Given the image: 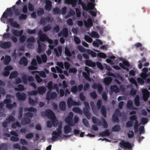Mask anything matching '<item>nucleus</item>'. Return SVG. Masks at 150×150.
<instances>
[{
  "label": "nucleus",
  "mask_w": 150,
  "mask_h": 150,
  "mask_svg": "<svg viewBox=\"0 0 150 150\" xmlns=\"http://www.w3.org/2000/svg\"><path fill=\"white\" fill-rule=\"evenodd\" d=\"M68 107L70 108L73 105H81L79 103L74 101L71 97H69L67 101Z\"/></svg>",
  "instance_id": "obj_7"
},
{
  "label": "nucleus",
  "mask_w": 150,
  "mask_h": 150,
  "mask_svg": "<svg viewBox=\"0 0 150 150\" xmlns=\"http://www.w3.org/2000/svg\"><path fill=\"white\" fill-rule=\"evenodd\" d=\"M133 125V122L131 121H129L126 122V126L127 128H130L132 127Z\"/></svg>",
  "instance_id": "obj_46"
},
{
  "label": "nucleus",
  "mask_w": 150,
  "mask_h": 150,
  "mask_svg": "<svg viewBox=\"0 0 150 150\" xmlns=\"http://www.w3.org/2000/svg\"><path fill=\"white\" fill-rule=\"evenodd\" d=\"M62 31L63 33V36L65 38H67L69 35V32L68 29L66 28H63Z\"/></svg>",
  "instance_id": "obj_26"
},
{
  "label": "nucleus",
  "mask_w": 150,
  "mask_h": 150,
  "mask_svg": "<svg viewBox=\"0 0 150 150\" xmlns=\"http://www.w3.org/2000/svg\"><path fill=\"white\" fill-rule=\"evenodd\" d=\"M112 79L110 77H108L104 79V83L106 86L109 85L112 81Z\"/></svg>",
  "instance_id": "obj_16"
},
{
  "label": "nucleus",
  "mask_w": 150,
  "mask_h": 150,
  "mask_svg": "<svg viewBox=\"0 0 150 150\" xmlns=\"http://www.w3.org/2000/svg\"><path fill=\"white\" fill-rule=\"evenodd\" d=\"M141 122L142 124L144 125L148 122V119L147 118L142 117L141 120Z\"/></svg>",
  "instance_id": "obj_57"
},
{
  "label": "nucleus",
  "mask_w": 150,
  "mask_h": 150,
  "mask_svg": "<svg viewBox=\"0 0 150 150\" xmlns=\"http://www.w3.org/2000/svg\"><path fill=\"white\" fill-rule=\"evenodd\" d=\"M84 39L85 40L89 43H91L93 41V39L89 36L86 35L85 36Z\"/></svg>",
  "instance_id": "obj_48"
},
{
  "label": "nucleus",
  "mask_w": 150,
  "mask_h": 150,
  "mask_svg": "<svg viewBox=\"0 0 150 150\" xmlns=\"http://www.w3.org/2000/svg\"><path fill=\"white\" fill-rule=\"evenodd\" d=\"M25 89L24 86L21 84H19L17 88H15V90L16 91H23Z\"/></svg>",
  "instance_id": "obj_42"
},
{
  "label": "nucleus",
  "mask_w": 150,
  "mask_h": 150,
  "mask_svg": "<svg viewBox=\"0 0 150 150\" xmlns=\"http://www.w3.org/2000/svg\"><path fill=\"white\" fill-rule=\"evenodd\" d=\"M25 110L29 112H36L37 111L36 109L33 107H30L29 108H25Z\"/></svg>",
  "instance_id": "obj_61"
},
{
  "label": "nucleus",
  "mask_w": 150,
  "mask_h": 150,
  "mask_svg": "<svg viewBox=\"0 0 150 150\" xmlns=\"http://www.w3.org/2000/svg\"><path fill=\"white\" fill-rule=\"evenodd\" d=\"M94 3L90 2L88 4V10H93V9L95 6Z\"/></svg>",
  "instance_id": "obj_56"
},
{
  "label": "nucleus",
  "mask_w": 150,
  "mask_h": 150,
  "mask_svg": "<svg viewBox=\"0 0 150 150\" xmlns=\"http://www.w3.org/2000/svg\"><path fill=\"white\" fill-rule=\"evenodd\" d=\"M23 112V108L22 107H20L19 109V116L18 118L20 119L22 117Z\"/></svg>",
  "instance_id": "obj_59"
},
{
  "label": "nucleus",
  "mask_w": 150,
  "mask_h": 150,
  "mask_svg": "<svg viewBox=\"0 0 150 150\" xmlns=\"http://www.w3.org/2000/svg\"><path fill=\"white\" fill-rule=\"evenodd\" d=\"M11 60V57L9 56H7L5 57V59L3 61V63L5 65L9 64Z\"/></svg>",
  "instance_id": "obj_30"
},
{
  "label": "nucleus",
  "mask_w": 150,
  "mask_h": 150,
  "mask_svg": "<svg viewBox=\"0 0 150 150\" xmlns=\"http://www.w3.org/2000/svg\"><path fill=\"white\" fill-rule=\"evenodd\" d=\"M13 15V12L11 10V8H7L5 12H4L1 18V22L5 23V18H7L9 16V17H11Z\"/></svg>",
  "instance_id": "obj_3"
},
{
  "label": "nucleus",
  "mask_w": 150,
  "mask_h": 150,
  "mask_svg": "<svg viewBox=\"0 0 150 150\" xmlns=\"http://www.w3.org/2000/svg\"><path fill=\"white\" fill-rule=\"evenodd\" d=\"M83 104L84 107L83 108V113L87 118L89 120L91 118V115L89 112L90 108L89 104L86 101H84Z\"/></svg>",
  "instance_id": "obj_2"
},
{
  "label": "nucleus",
  "mask_w": 150,
  "mask_h": 150,
  "mask_svg": "<svg viewBox=\"0 0 150 150\" xmlns=\"http://www.w3.org/2000/svg\"><path fill=\"white\" fill-rule=\"evenodd\" d=\"M111 91L113 92L117 93L120 91V89L116 85H113L111 86L110 88Z\"/></svg>",
  "instance_id": "obj_21"
},
{
  "label": "nucleus",
  "mask_w": 150,
  "mask_h": 150,
  "mask_svg": "<svg viewBox=\"0 0 150 150\" xmlns=\"http://www.w3.org/2000/svg\"><path fill=\"white\" fill-rule=\"evenodd\" d=\"M112 119L113 121L114 122H116L118 123L119 122V120L118 117H117V115L116 113H114L112 116Z\"/></svg>",
  "instance_id": "obj_36"
},
{
  "label": "nucleus",
  "mask_w": 150,
  "mask_h": 150,
  "mask_svg": "<svg viewBox=\"0 0 150 150\" xmlns=\"http://www.w3.org/2000/svg\"><path fill=\"white\" fill-rule=\"evenodd\" d=\"M74 40L75 42L77 44H79L81 42L80 39L77 36H74Z\"/></svg>",
  "instance_id": "obj_44"
},
{
  "label": "nucleus",
  "mask_w": 150,
  "mask_h": 150,
  "mask_svg": "<svg viewBox=\"0 0 150 150\" xmlns=\"http://www.w3.org/2000/svg\"><path fill=\"white\" fill-rule=\"evenodd\" d=\"M28 8L30 11H33L34 10V6L30 3L28 4Z\"/></svg>",
  "instance_id": "obj_54"
},
{
  "label": "nucleus",
  "mask_w": 150,
  "mask_h": 150,
  "mask_svg": "<svg viewBox=\"0 0 150 150\" xmlns=\"http://www.w3.org/2000/svg\"><path fill=\"white\" fill-rule=\"evenodd\" d=\"M86 65L89 67H94L96 65V64L92 62L91 60L88 59L85 62Z\"/></svg>",
  "instance_id": "obj_18"
},
{
  "label": "nucleus",
  "mask_w": 150,
  "mask_h": 150,
  "mask_svg": "<svg viewBox=\"0 0 150 150\" xmlns=\"http://www.w3.org/2000/svg\"><path fill=\"white\" fill-rule=\"evenodd\" d=\"M47 117L51 120V121L52 122L53 126L56 127L58 124V120L56 119L54 112L51 110L48 109L46 110Z\"/></svg>",
  "instance_id": "obj_1"
},
{
  "label": "nucleus",
  "mask_w": 150,
  "mask_h": 150,
  "mask_svg": "<svg viewBox=\"0 0 150 150\" xmlns=\"http://www.w3.org/2000/svg\"><path fill=\"white\" fill-rule=\"evenodd\" d=\"M121 129L119 125H115L112 129V130L113 132H119Z\"/></svg>",
  "instance_id": "obj_35"
},
{
  "label": "nucleus",
  "mask_w": 150,
  "mask_h": 150,
  "mask_svg": "<svg viewBox=\"0 0 150 150\" xmlns=\"http://www.w3.org/2000/svg\"><path fill=\"white\" fill-rule=\"evenodd\" d=\"M57 96V93L55 92H52L49 96L50 98L47 100H50L51 99H54L56 98Z\"/></svg>",
  "instance_id": "obj_37"
},
{
  "label": "nucleus",
  "mask_w": 150,
  "mask_h": 150,
  "mask_svg": "<svg viewBox=\"0 0 150 150\" xmlns=\"http://www.w3.org/2000/svg\"><path fill=\"white\" fill-rule=\"evenodd\" d=\"M102 104V100L100 99H99L96 105L97 107V109L99 110L101 108Z\"/></svg>",
  "instance_id": "obj_45"
},
{
  "label": "nucleus",
  "mask_w": 150,
  "mask_h": 150,
  "mask_svg": "<svg viewBox=\"0 0 150 150\" xmlns=\"http://www.w3.org/2000/svg\"><path fill=\"white\" fill-rule=\"evenodd\" d=\"M64 53L66 55L69 57H70L72 55V54L68 48L67 47L65 48Z\"/></svg>",
  "instance_id": "obj_39"
},
{
  "label": "nucleus",
  "mask_w": 150,
  "mask_h": 150,
  "mask_svg": "<svg viewBox=\"0 0 150 150\" xmlns=\"http://www.w3.org/2000/svg\"><path fill=\"white\" fill-rule=\"evenodd\" d=\"M28 99L29 103L32 106L35 105L38 103L37 100L36 99H35L36 100H35L33 99H32L31 97H29Z\"/></svg>",
  "instance_id": "obj_27"
},
{
  "label": "nucleus",
  "mask_w": 150,
  "mask_h": 150,
  "mask_svg": "<svg viewBox=\"0 0 150 150\" xmlns=\"http://www.w3.org/2000/svg\"><path fill=\"white\" fill-rule=\"evenodd\" d=\"M91 36L92 38H98L99 36L98 33L96 31H92L91 33Z\"/></svg>",
  "instance_id": "obj_50"
},
{
  "label": "nucleus",
  "mask_w": 150,
  "mask_h": 150,
  "mask_svg": "<svg viewBox=\"0 0 150 150\" xmlns=\"http://www.w3.org/2000/svg\"><path fill=\"white\" fill-rule=\"evenodd\" d=\"M97 56L100 58L104 59L106 58L107 57V55L105 54L102 52L98 53Z\"/></svg>",
  "instance_id": "obj_47"
},
{
  "label": "nucleus",
  "mask_w": 150,
  "mask_h": 150,
  "mask_svg": "<svg viewBox=\"0 0 150 150\" xmlns=\"http://www.w3.org/2000/svg\"><path fill=\"white\" fill-rule=\"evenodd\" d=\"M51 28V27L50 25H48L45 26L43 28V30L45 32H46L50 30Z\"/></svg>",
  "instance_id": "obj_64"
},
{
  "label": "nucleus",
  "mask_w": 150,
  "mask_h": 150,
  "mask_svg": "<svg viewBox=\"0 0 150 150\" xmlns=\"http://www.w3.org/2000/svg\"><path fill=\"white\" fill-rule=\"evenodd\" d=\"M28 76L27 75H23L22 77V81L25 84H27V78Z\"/></svg>",
  "instance_id": "obj_55"
},
{
  "label": "nucleus",
  "mask_w": 150,
  "mask_h": 150,
  "mask_svg": "<svg viewBox=\"0 0 150 150\" xmlns=\"http://www.w3.org/2000/svg\"><path fill=\"white\" fill-rule=\"evenodd\" d=\"M37 43L38 48L37 49V52L39 53H40L45 50L46 45L44 43L40 42L38 40L37 41Z\"/></svg>",
  "instance_id": "obj_6"
},
{
  "label": "nucleus",
  "mask_w": 150,
  "mask_h": 150,
  "mask_svg": "<svg viewBox=\"0 0 150 150\" xmlns=\"http://www.w3.org/2000/svg\"><path fill=\"white\" fill-rule=\"evenodd\" d=\"M38 93V91L37 90H34L28 92V95L30 96H35Z\"/></svg>",
  "instance_id": "obj_60"
},
{
  "label": "nucleus",
  "mask_w": 150,
  "mask_h": 150,
  "mask_svg": "<svg viewBox=\"0 0 150 150\" xmlns=\"http://www.w3.org/2000/svg\"><path fill=\"white\" fill-rule=\"evenodd\" d=\"M119 146L122 148L125 149H131L132 146L131 144L128 142H125L123 140H121Z\"/></svg>",
  "instance_id": "obj_5"
},
{
  "label": "nucleus",
  "mask_w": 150,
  "mask_h": 150,
  "mask_svg": "<svg viewBox=\"0 0 150 150\" xmlns=\"http://www.w3.org/2000/svg\"><path fill=\"white\" fill-rule=\"evenodd\" d=\"M110 135V133L109 130L108 129L105 130L104 131L102 132L99 133V135L100 137H104L108 136Z\"/></svg>",
  "instance_id": "obj_17"
},
{
  "label": "nucleus",
  "mask_w": 150,
  "mask_h": 150,
  "mask_svg": "<svg viewBox=\"0 0 150 150\" xmlns=\"http://www.w3.org/2000/svg\"><path fill=\"white\" fill-rule=\"evenodd\" d=\"M92 120L93 122L95 124H97L99 125H102L101 122L97 119L95 116L93 117Z\"/></svg>",
  "instance_id": "obj_23"
},
{
  "label": "nucleus",
  "mask_w": 150,
  "mask_h": 150,
  "mask_svg": "<svg viewBox=\"0 0 150 150\" xmlns=\"http://www.w3.org/2000/svg\"><path fill=\"white\" fill-rule=\"evenodd\" d=\"M35 73H39L40 76L42 77L45 78L46 77V74L43 71H35L32 72L33 74H34Z\"/></svg>",
  "instance_id": "obj_29"
},
{
  "label": "nucleus",
  "mask_w": 150,
  "mask_h": 150,
  "mask_svg": "<svg viewBox=\"0 0 150 150\" xmlns=\"http://www.w3.org/2000/svg\"><path fill=\"white\" fill-rule=\"evenodd\" d=\"M16 96L18 100L20 101L25 100L27 98L26 94L24 92L21 93L20 92H18L16 93Z\"/></svg>",
  "instance_id": "obj_8"
},
{
  "label": "nucleus",
  "mask_w": 150,
  "mask_h": 150,
  "mask_svg": "<svg viewBox=\"0 0 150 150\" xmlns=\"http://www.w3.org/2000/svg\"><path fill=\"white\" fill-rule=\"evenodd\" d=\"M134 103L136 106H138L140 105L139 97V95H136L134 99Z\"/></svg>",
  "instance_id": "obj_31"
},
{
  "label": "nucleus",
  "mask_w": 150,
  "mask_h": 150,
  "mask_svg": "<svg viewBox=\"0 0 150 150\" xmlns=\"http://www.w3.org/2000/svg\"><path fill=\"white\" fill-rule=\"evenodd\" d=\"M50 18L49 17H47V18H41L40 21V24L45 25L46 24V22L47 20H49Z\"/></svg>",
  "instance_id": "obj_33"
},
{
  "label": "nucleus",
  "mask_w": 150,
  "mask_h": 150,
  "mask_svg": "<svg viewBox=\"0 0 150 150\" xmlns=\"http://www.w3.org/2000/svg\"><path fill=\"white\" fill-rule=\"evenodd\" d=\"M47 37V35L43 33V35L39 37V38L40 41L44 42L46 40Z\"/></svg>",
  "instance_id": "obj_34"
},
{
  "label": "nucleus",
  "mask_w": 150,
  "mask_h": 150,
  "mask_svg": "<svg viewBox=\"0 0 150 150\" xmlns=\"http://www.w3.org/2000/svg\"><path fill=\"white\" fill-rule=\"evenodd\" d=\"M12 46V44L11 42L8 41L4 42H2L0 45V47L4 49H8L10 48Z\"/></svg>",
  "instance_id": "obj_11"
},
{
  "label": "nucleus",
  "mask_w": 150,
  "mask_h": 150,
  "mask_svg": "<svg viewBox=\"0 0 150 150\" xmlns=\"http://www.w3.org/2000/svg\"><path fill=\"white\" fill-rule=\"evenodd\" d=\"M142 93L143 100L145 101H147L150 96L149 91L147 89L144 88L142 90Z\"/></svg>",
  "instance_id": "obj_9"
},
{
  "label": "nucleus",
  "mask_w": 150,
  "mask_h": 150,
  "mask_svg": "<svg viewBox=\"0 0 150 150\" xmlns=\"http://www.w3.org/2000/svg\"><path fill=\"white\" fill-rule=\"evenodd\" d=\"M38 93L40 94H42L45 93L46 91V88L45 87L40 86L37 88Z\"/></svg>",
  "instance_id": "obj_15"
},
{
  "label": "nucleus",
  "mask_w": 150,
  "mask_h": 150,
  "mask_svg": "<svg viewBox=\"0 0 150 150\" xmlns=\"http://www.w3.org/2000/svg\"><path fill=\"white\" fill-rule=\"evenodd\" d=\"M65 122L71 126H73L75 124L73 122V118L69 116H68L65 119Z\"/></svg>",
  "instance_id": "obj_12"
},
{
  "label": "nucleus",
  "mask_w": 150,
  "mask_h": 150,
  "mask_svg": "<svg viewBox=\"0 0 150 150\" xmlns=\"http://www.w3.org/2000/svg\"><path fill=\"white\" fill-rule=\"evenodd\" d=\"M127 108L132 109L136 110L137 108L134 107L133 106V103L131 100H129L127 103Z\"/></svg>",
  "instance_id": "obj_22"
},
{
  "label": "nucleus",
  "mask_w": 150,
  "mask_h": 150,
  "mask_svg": "<svg viewBox=\"0 0 150 150\" xmlns=\"http://www.w3.org/2000/svg\"><path fill=\"white\" fill-rule=\"evenodd\" d=\"M66 104L65 102L64 101H61L59 104V108L62 111L64 110L66 108Z\"/></svg>",
  "instance_id": "obj_25"
},
{
  "label": "nucleus",
  "mask_w": 150,
  "mask_h": 150,
  "mask_svg": "<svg viewBox=\"0 0 150 150\" xmlns=\"http://www.w3.org/2000/svg\"><path fill=\"white\" fill-rule=\"evenodd\" d=\"M71 91L73 93H76L78 91L77 86L75 85L72 86L71 88Z\"/></svg>",
  "instance_id": "obj_41"
},
{
  "label": "nucleus",
  "mask_w": 150,
  "mask_h": 150,
  "mask_svg": "<svg viewBox=\"0 0 150 150\" xmlns=\"http://www.w3.org/2000/svg\"><path fill=\"white\" fill-rule=\"evenodd\" d=\"M12 8L15 15L16 16L19 15L20 13L19 10L18 8H16V6L15 5L12 6Z\"/></svg>",
  "instance_id": "obj_32"
},
{
  "label": "nucleus",
  "mask_w": 150,
  "mask_h": 150,
  "mask_svg": "<svg viewBox=\"0 0 150 150\" xmlns=\"http://www.w3.org/2000/svg\"><path fill=\"white\" fill-rule=\"evenodd\" d=\"M12 100L11 99H6L4 100V103L5 104H6V107L9 109H12L13 108V105L11 103Z\"/></svg>",
  "instance_id": "obj_10"
},
{
  "label": "nucleus",
  "mask_w": 150,
  "mask_h": 150,
  "mask_svg": "<svg viewBox=\"0 0 150 150\" xmlns=\"http://www.w3.org/2000/svg\"><path fill=\"white\" fill-rule=\"evenodd\" d=\"M45 9L48 11H50L52 8V2L49 0H47L45 1Z\"/></svg>",
  "instance_id": "obj_13"
},
{
  "label": "nucleus",
  "mask_w": 150,
  "mask_h": 150,
  "mask_svg": "<svg viewBox=\"0 0 150 150\" xmlns=\"http://www.w3.org/2000/svg\"><path fill=\"white\" fill-rule=\"evenodd\" d=\"M90 94V97L93 99H96L97 97V94L95 91L91 92Z\"/></svg>",
  "instance_id": "obj_49"
},
{
  "label": "nucleus",
  "mask_w": 150,
  "mask_h": 150,
  "mask_svg": "<svg viewBox=\"0 0 150 150\" xmlns=\"http://www.w3.org/2000/svg\"><path fill=\"white\" fill-rule=\"evenodd\" d=\"M72 110L76 113L80 114L82 113V111L80 109L77 107H74L72 109Z\"/></svg>",
  "instance_id": "obj_40"
},
{
  "label": "nucleus",
  "mask_w": 150,
  "mask_h": 150,
  "mask_svg": "<svg viewBox=\"0 0 150 150\" xmlns=\"http://www.w3.org/2000/svg\"><path fill=\"white\" fill-rule=\"evenodd\" d=\"M27 16L26 14H21L19 17V19L20 20H25L27 18Z\"/></svg>",
  "instance_id": "obj_53"
},
{
  "label": "nucleus",
  "mask_w": 150,
  "mask_h": 150,
  "mask_svg": "<svg viewBox=\"0 0 150 150\" xmlns=\"http://www.w3.org/2000/svg\"><path fill=\"white\" fill-rule=\"evenodd\" d=\"M42 59L43 63H45L47 60V57L45 54H43L41 56Z\"/></svg>",
  "instance_id": "obj_62"
},
{
  "label": "nucleus",
  "mask_w": 150,
  "mask_h": 150,
  "mask_svg": "<svg viewBox=\"0 0 150 150\" xmlns=\"http://www.w3.org/2000/svg\"><path fill=\"white\" fill-rule=\"evenodd\" d=\"M35 41V39L33 36H32L29 38L27 40V42L28 43L34 42Z\"/></svg>",
  "instance_id": "obj_58"
},
{
  "label": "nucleus",
  "mask_w": 150,
  "mask_h": 150,
  "mask_svg": "<svg viewBox=\"0 0 150 150\" xmlns=\"http://www.w3.org/2000/svg\"><path fill=\"white\" fill-rule=\"evenodd\" d=\"M101 108L100 112L101 114L104 117H107V110L104 105H102Z\"/></svg>",
  "instance_id": "obj_19"
},
{
  "label": "nucleus",
  "mask_w": 150,
  "mask_h": 150,
  "mask_svg": "<svg viewBox=\"0 0 150 150\" xmlns=\"http://www.w3.org/2000/svg\"><path fill=\"white\" fill-rule=\"evenodd\" d=\"M97 88L98 89V93H102L103 91V88L101 85L100 84H98Z\"/></svg>",
  "instance_id": "obj_63"
},
{
  "label": "nucleus",
  "mask_w": 150,
  "mask_h": 150,
  "mask_svg": "<svg viewBox=\"0 0 150 150\" xmlns=\"http://www.w3.org/2000/svg\"><path fill=\"white\" fill-rule=\"evenodd\" d=\"M7 146L5 143L2 144L0 145V150H7Z\"/></svg>",
  "instance_id": "obj_43"
},
{
  "label": "nucleus",
  "mask_w": 150,
  "mask_h": 150,
  "mask_svg": "<svg viewBox=\"0 0 150 150\" xmlns=\"http://www.w3.org/2000/svg\"><path fill=\"white\" fill-rule=\"evenodd\" d=\"M30 120L29 118L25 116L22 119L21 123L22 125H24L30 123Z\"/></svg>",
  "instance_id": "obj_14"
},
{
  "label": "nucleus",
  "mask_w": 150,
  "mask_h": 150,
  "mask_svg": "<svg viewBox=\"0 0 150 150\" xmlns=\"http://www.w3.org/2000/svg\"><path fill=\"white\" fill-rule=\"evenodd\" d=\"M71 130V127L68 125H66L64 127V132L65 134H67L70 132Z\"/></svg>",
  "instance_id": "obj_28"
},
{
  "label": "nucleus",
  "mask_w": 150,
  "mask_h": 150,
  "mask_svg": "<svg viewBox=\"0 0 150 150\" xmlns=\"http://www.w3.org/2000/svg\"><path fill=\"white\" fill-rule=\"evenodd\" d=\"M37 12L38 16H41L44 14V11L42 8H39L37 10Z\"/></svg>",
  "instance_id": "obj_38"
},
{
  "label": "nucleus",
  "mask_w": 150,
  "mask_h": 150,
  "mask_svg": "<svg viewBox=\"0 0 150 150\" xmlns=\"http://www.w3.org/2000/svg\"><path fill=\"white\" fill-rule=\"evenodd\" d=\"M62 127L60 126H59L57 129V131H53L52 133V141H55V140L59 137H60V135L62 134Z\"/></svg>",
  "instance_id": "obj_4"
},
{
  "label": "nucleus",
  "mask_w": 150,
  "mask_h": 150,
  "mask_svg": "<svg viewBox=\"0 0 150 150\" xmlns=\"http://www.w3.org/2000/svg\"><path fill=\"white\" fill-rule=\"evenodd\" d=\"M18 73L17 71H14L11 72L9 78L11 79L16 78L18 76Z\"/></svg>",
  "instance_id": "obj_24"
},
{
  "label": "nucleus",
  "mask_w": 150,
  "mask_h": 150,
  "mask_svg": "<svg viewBox=\"0 0 150 150\" xmlns=\"http://www.w3.org/2000/svg\"><path fill=\"white\" fill-rule=\"evenodd\" d=\"M6 120L8 122H13L15 120V118L12 115H10L7 119H6Z\"/></svg>",
  "instance_id": "obj_51"
},
{
  "label": "nucleus",
  "mask_w": 150,
  "mask_h": 150,
  "mask_svg": "<svg viewBox=\"0 0 150 150\" xmlns=\"http://www.w3.org/2000/svg\"><path fill=\"white\" fill-rule=\"evenodd\" d=\"M87 53L88 54H90L91 56L93 57H96L97 56L96 53L93 51L88 50Z\"/></svg>",
  "instance_id": "obj_52"
},
{
  "label": "nucleus",
  "mask_w": 150,
  "mask_h": 150,
  "mask_svg": "<svg viewBox=\"0 0 150 150\" xmlns=\"http://www.w3.org/2000/svg\"><path fill=\"white\" fill-rule=\"evenodd\" d=\"M28 60L25 57H23L21 58L19 62L20 64H23L25 66H26L28 64Z\"/></svg>",
  "instance_id": "obj_20"
}]
</instances>
